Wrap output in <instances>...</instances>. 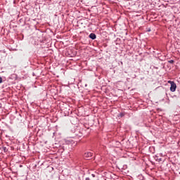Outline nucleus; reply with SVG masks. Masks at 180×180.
<instances>
[{"instance_id": "obj_1", "label": "nucleus", "mask_w": 180, "mask_h": 180, "mask_svg": "<svg viewBox=\"0 0 180 180\" xmlns=\"http://www.w3.org/2000/svg\"><path fill=\"white\" fill-rule=\"evenodd\" d=\"M168 84H170V91L171 92H175L176 91V84L171 80L168 81Z\"/></svg>"}, {"instance_id": "obj_2", "label": "nucleus", "mask_w": 180, "mask_h": 180, "mask_svg": "<svg viewBox=\"0 0 180 180\" xmlns=\"http://www.w3.org/2000/svg\"><path fill=\"white\" fill-rule=\"evenodd\" d=\"M84 126L85 127L86 129H84V131H87V136L89 135V134L91 133V125L89 124V122H84Z\"/></svg>"}, {"instance_id": "obj_3", "label": "nucleus", "mask_w": 180, "mask_h": 180, "mask_svg": "<svg viewBox=\"0 0 180 180\" xmlns=\"http://www.w3.org/2000/svg\"><path fill=\"white\" fill-rule=\"evenodd\" d=\"M84 160H90L91 158V152H86L83 155Z\"/></svg>"}, {"instance_id": "obj_4", "label": "nucleus", "mask_w": 180, "mask_h": 180, "mask_svg": "<svg viewBox=\"0 0 180 180\" xmlns=\"http://www.w3.org/2000/svg\"><path fill=\"white\" fill-rule=\"evenodd\" d=\"M91 40H95V39H96V34L91 33Z\"/></svg>"}, {"instance_id": "obj_5", "label": "nucleus", "mask_w": 180, "mask_h": 180, "mask_svg": "<svg viewBox=\"0 0 180 180\" xmlns=\"http://www.w3.org/2000/svg\"><path fill=\"white\" fill-rule=\"evenodd\" d=\"M98 173L91 174V176H93V178H96L95 180H99L98 179Z\"/></svg>"}, {"instance_id": "obj_6", "label": "nucleus", "mask_w": 180, "mask_h": 180, "mask_svg": "<svg viewBox=\"0 0 180 180\" xmlns=\"http://www.w3.org/2000/svg\"><path fill=\"white\" fill-rule=\"evenodd\" d=\"M82 135H83V134H82V132H81V131H79V133H76V136H77V137H82Z\"/></svg>"}, {"instance_id": "obj_7", "label": "nucleus", "mask_w": 180, "mask_h": 180, "mask_svg": "<svg viewBox=\"0 0 180 180\" xmlns=\"http://www.w3.org/2000/svg\"><path fill=\"white\" fill-rule=\"evenodd\" d=\"M124 116V113H123V112H120L119 114V117H123Z\"/></svg>"}, {"instance_id": "obj_8", "label": "nucleus", "mask_w": 180, "mask_h": 180, "mask_svg": "<svg viewBox=\"0 0 180 180\" xmlns=\"http://www.w3.org/2000/svg\"><path fill=\"white\" fill-rule=\"evenodd\" d=\"M156 161H158V162H161V161H162V158H156Z\"/></svg>"}, {"instance_id": "obj_9", "label": "nucleus", "mask_w": 180, "mask_h": 180, "mask_svg": "<svg viewBox=\"0 0 180 180\" xmlns=\"http://www.w3.org/2000/svg\"><path fill=\"white\" fill-rule=\"evenodd\" d=\"M155 56H157V57H161V52L155 53Z\"/></svg>"}, {"instance_id": "obj_10", "label": "nucleus", "mask_w": 180, "mask_h": 180, "mask_svg": "<svg viewBox=\"0 0 180 180\" xmlns=\"http://www.w3.org/2000/svg\"><path fill=\"white\" fill-rule=\"evenodd\" d=\"M170 64H174V60H170L168 61Z\"/></svg>"}, {"instance_id": "obj_11", "label": "nucleus", "mask_w": 180, "mask_h": 180, "mask_svg": "<svg viewBox=\"0 0 180 180\" xmlns=\"http://www.w3.org/2000/svg\"><path fill=\"white\" fill-rule=\"evenodd\" d=\"M0 84H2V77H0Z\"/></svg>"}, {"instance_id": "obj_12", "label": "nucleus", "mask_w": 180, "mask_h": 180, "mask_svg": "<svg viewBox=\"0 0 180 180\" xmlns=\"http://www.w3.org/2000/svg\"><path fill=\"white\" fill-rule=\"evenodd\" d=\"M68 141H69V143H72L74 142V141H72V140H70Z\"/></svg>"}, {"instance_id": "obj_13", "label": "nucleus", "mask_w": 180, "mask_h": 180, "mask_svg": "<svg viewBox=\"0 0 180 180\" xmlns=\"http://www.w3.org/2000/svg\"><path fill=\"white\" fill-rule=\"evenodd\" d=\"M3 148H4V151H6V147H3Z\"/></svg>"}, {"instance_id": "obj_14", "label": "nucleus", "mask_w": 180, "mask_h": 180, "mask_svg": "<svg viewBox=\"0 0 180 180\" xmlns=\"http://www.w3.org/2000/svg\"><path fill=\"white\" fill-rule=\"evenodd\" d=\"M89 39H91V34L89 35Z\"/></svg>"}, {"instance_id": "obj_15", "label": "nucleus", "mask_w": 180, "mask_h": 180, "mask_svg": "<svg viewBox=\"0 0 180 180\" xmlns=\"http://www.w3.org/2000/svg\"><path fill=\"white\" fill-rule=\"evenodd\" d=\"M74 144H75V146H77V143H75V142H74Z\"/></svg>"}, {"instance_id": "obj_16", "label": "nucleus", "mask_w": 180, "mask_h": 180, "mask_svg": "<svg viewBox=\"0 0 180 180\" xmlns=\"http://www.w3.org/2000/svg\"><path fill=\"white\" fill-rule=\"evenodd\" d=\"M160 60H161L162 61V60H165V58H164V59H160Z\"/></svg>"}, {"instance_id": "obj_17", "label": "nucleus", "mask_w": 180, "mask_h": 180, "mask_svg": "<svg viewBox=\"0 0 180 180\" xmlns=\"http://www.w3.org/2000/svg\"><path fill=\"white\" fill-rule=\"evenodd\" d=\"M86 180H89V178H88V179H86Z\"/></svg>"}, {"instance_id": "obj_18", "label": "nucleus", "mask_w": 180, "mask_h": 180, "mask_svg": "<svg viewBox=\"0 0 180 180\" xmlns=\"http://www.w3.org/2000/svg\"><path fill=\"white\" fill-rule=\"evenodd\" d=\"M86 180H89V178H88V179H86Z\"/></svg>"}, {"instance_id": "obj_19", "label": "nucleus", "mask_w": 180, "mask_h": 180, "mask_svg": "<svg viewBox=\"0 0 180 180\" xmlns=\"http://www.w3.org/2000/svg\"><path fill=\"white\" fill-rule=\"evenodd\" d=\"M20 167H22V165H20Z\"/></svg>"}, {"instance_id": "obj_20", "label": "nucleus", "mask_w": 180, "mask_h": 180, "mask_svg": "<svg viewBox=\"0 0 180 180\" xmlns=\"http://www.w3.org/2000/svg\"><path fill=\"white\" fill-rule=\"evenodd\" d=\"M0 150H1V147H0Z\"/></svg>"}]
</instances>
